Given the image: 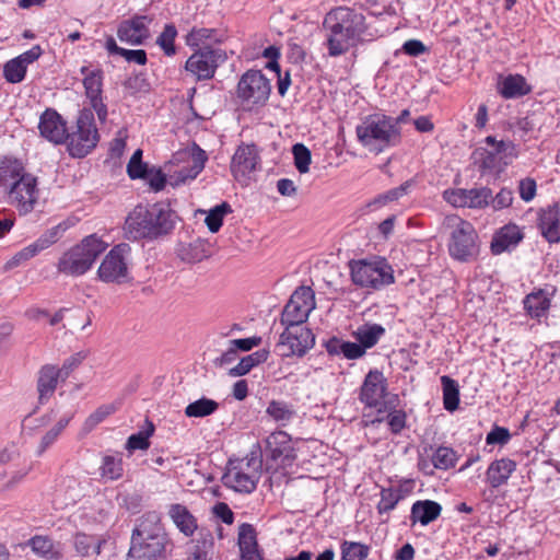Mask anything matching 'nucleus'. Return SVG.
Returning a JSON list of instances; mask_svg holds the SVG:
<instances>
[{
  "label": "nucleus",
  "mask_w": 560,
  "mask_h": 560,
  "mask_svg": "<svg viewBox=\"0 0 560 560\" xmlns=\"http://www.w3.org/2000/svg\"><path fill=\"white\" fill-rule=\"evenodd\" d=\"M326 351L330 355H343L348 360L359 359L364 355V350L357 342L346 341L338 337H331L325 342Z\"/></svg>",
  "instance_id": "32"
},
{
  "label": "nucleus",
  "mask_w": 560,
  "mask_h": 560,
  "mask_svg": "<svg viewBox=\"0 0 560 560\" xmlns=\"http://www.w3.org/2000/svg\"><path fill=\"white\" fill-rule=\"evenodd\" d=\"M513 191L508 188H502L495 196L492 195V199H490V205L493 210H501L508 208L513 202Z\"/></svg>",
  "instance_id": "60"
},
{
  "label": "nucleus",
  "mask_w": 560,
  "mask_h": 560,
  "mask_svg": "<svg viewBox=\"0 0 560 560\" xmlns=\"http://www.w3.org/2000/svg\"><path fill=\"white\" fill-rule=\"evenodd\" d=\"M37 180L33 175H22L10 188L9 196L11 203L20 212L28 213L34 209L37 200Z\"/></svg>",
  "instance_id": "14"
},
{
  "label": "nucleus",
  "mask_w": 560,
  "mask_h": 560,
  "mask_svg": "<svg viewBox=\"0 0 560 560\" xmlns=\"http://www.w3.org/2000/svg\"><path fill=\"white\" fill-rule=\"evenodd\" d=\"M360 400L364 404L363 422L372 430L385 419V378L381 371L371 370L365 375Z\"/></svg>",
  "instance_id": "4"
},
{
  "label": "nucleus",
  "mask_w": 560,
  "mask_h": 560,
  "mask_svg": "<svg viewBox=\"0 0 560 560\" xmlns=\"http://www.w3.org/2000/svg\"><path fill=\"white\" fill-rule=\"evenodd\" d=\"M231 467H243L244 471L250 472L255 470L256 472L261 475V467H262V460H261V453L259 445H255L254 450L250 451L246 457L230 462Z\"/></svg>",
  "instance_id": "46"
},
{
  "label": "nucleus",
  "mask_w": 560,
  "mask_h": 560,
  "mask_svg": "<svg viewBox=\"0 0 560 560\" xmlns=\"http://www.w3.org/2000/svg\"><path fill=\"white\" fill-rule=\"evenodd\" d=\"M292 153L296 170L301 174L307 173L312 161V154L310 149L305 147L303 143H295L292 147Z\"/></svg>",
  "instance_id": "55"
},
{
  "label": "nucleus",
  "mask_w": 560,
  "mask_h": 560,
  "mask_svg": "<svg viewBox=\"0 0 560 560\" xmlns=\"http://www.w3.org/2000/svg\"><path fill=\"white\" fill-rule=\"evenodd\" d=\"M357 136L362 145L370 152L381 153L385 148V116L366 117L357 127Z\"/></svg>",
  "instance_id": "12"
},
{
  "label": "nucleus",
  "mask_w": 560,
  "mask_h": 560,
  "mask_svg": "<svg viewBox=\"0 0 560 560\" xmlns=\"http://www.w3.org/2000/svg\"><path fill=\"white\" fill-rule=\"evenodd\" d=\"M237 545L241 550L258 548L257 533L252 524L243 523L238 527Z\"/></svg>",
  "instance_id": "50"
},
{
  "label": "nucleus",
  "mask_w": 560,
  "mask_h": 560,
  "mask_svg": "<svg viewBox=\"0 0 560 560\" xmlns=\"http://www.w3.org/2000/svg\"><path fill=\"white\" fill-rule=\"evenodd\" d=\"M106 540L94 535L78 533L73 537V547L81 557H89L93 553L100 555Z\"/></svg>",
  "instance_id": "33"
},
{
  "label": "nucleus",
  "mask_w": 560,
  "mask_h": 560,
  "mask_svg": "<svg viewBox=\"0 0 560 560\" xmlns=\"http://www.w3.org/2000/svg\"><path fill=\"white\" fill-rule=\"evenodd\" d=\"M149 428L144 431L131 434L126 443V448L130 452L137 450H147L150 446L149 438L154 432V425L152 422H148Z\"/></svg>",
  "instance_id": "53"
},
{
  "label": "nucleus",
  "mask_w": 560,
  "mask_h": 560,
  "mask_svg": "<svg viewBox=\"0 0 560 560\" xmlns=\"http://www.w3.org/2000/svg\"><path fill=\"white\" fill-rule=\"evenodd\" d=\"M267 413L273 420L281 422L282 424L290 421L294 416V411L289 407L288 404L277 400L269 402L267 407Z\"/></svg>",
  "instance_id": "54"
},
{
  "label": "nucleus",
  "mask_w": 560,
  "mask_h": 560,
  "mask_svg": "<svg viewBox=\"0 0 560 560\" xmlns=\"http://www.w3.org/2000/svg\"><path fill=\"white\" fill-rule=\"evenodd\" d=\"M444 199L454 207L482 209L490 205L492 190L488 187L445 190Z\"/></svg>",
  "instance_id": "13"
},
{
  "label": "nucleus",
  "mask_w": 560,
  "mask_h": 560,
  "mask_svg": "<svg viewBox=\"0 0 560 560\" xmlns=\"http://www.w3.org/2000/svg\"><path fill=\"white\" fill-rule=\"evenodd\" d=\"M207 159L206 152L195 144L188 155L186 164L173 174H170V184L172 186H178L185 184L187 180L195 179L203 170Z\"/></svg>",
  "instance_id": "18"
},
{
  "label": "nucleus",
  "mask_w": 560,
  "mask_h": 560,
  "mask_svg": "<svg viewBox=\"0 0 560 560\" xmlns=\"http://www.w3.org/2000/svg\"><path fill=\"white\" fill-rule=\"evenodd\" d=\"M24 173L22 161L14 158H4L0 165V184H4L8 177L20 178Z\"/></svg>",
  "instance_id": "48"
},
{
  "label": "nucleus",
  "mask_w": 560,
  "mask_h": 560,
  "mask_svg": "<svg viewBox=\"0 0 560 560\" xmlns=\"http://www.w3.org/2000/svg\"><path fill=\"white\" fill-rule=\"evenodd\" d=\"M208 40L218 42L217 31L214 28L194 27L186 36V44L191 47L203 45Z\"/></svg>",
  "instance_id": "51"
},
{
  "label": "nucleus",
  "mask_w": 560,
  "mask_h": 560,
  "mask_svg": "<svg viewBox=\"0 0 560 560\" xmlns=\"http://www.w3.org/2000/svg\"><path fill=\"white\" fill-rule=\"evenodd\" d=\"M107 247L108 244L96 234L88 235L59 258L58 271L72 277L82 276Z\"/></svg>",
  "instance_id": "3"
},
{
  "label": "nucleus",
  "mask_w": 560,
  "mask_h": 560,
  "mask_svg": "<svg viewBox=\"0 0 560 560\" xmlns=\"http://www.w3.org/2000/svg\"><path fill=\"white\" fill-rule=\"evenodd\" d=\"M260 477L255 470L247 472L243 467H229L223 475V483L241 493H252L255 491Z\"/></svg>",
  "instance_id": "23"
},
{
  "label": "nucleus",
  "mask_w": 560,
  "mask_h": 560,
  "mask_svg": "<svg viewBox=\"0 0 560 560\" xmlns=\"http://www.w3.org/2000/svg\"><path fill=\"white\" fill-rule=\"evenodd\" d=\"M448 242V253L452 258L460 262H469L479 254L478 234L468 221L456 219Z\"/></svg>",
  "instance_id": "6"
},
{
  "label": "nucleus",
  "mask_w": 560,
  "mask_h": 560,
  "mask_svg": "<svg viewBox=\"0 0 560 560\" xmlns=\"http://www.w3.org/2000/svg\"><path fill=\"white\" fill-rule=\"evenodd\" d=\"M86 358L84 352H77L66 359L61 368H58V374L61 381H66L71 372L77 369Z\"/></svg>",
  "instance_id": "58"
},
{
  "label": "nucleus",
  "mask_w": 560,
  "mask_h": 560,
  "mask_svg": "<svg viewBox=\"0 0 560 560\" xmlns=\"http://www.w3.org/2000/svg\"><path fill=\"white\" fill-rule=\"evenodd\" d=\"M442 512L440 503L432 500H420L412 504L410 518L425 526L435 521Z\"/></svg>",
  "instance_id": "31"
},
{
  "label": "nucleus",
  "mask_w": 560,
  "mask_h": 560,
  "mask_svg": "<svg viewBox=\"0 0 560 560\" xmlns=\"http://www.w3.org/2000/svg\"><path fill=\"white\" fill-rule=\"evenodd\" d=\"M315 343V336L304 325L284 326L277 348L282 357H303Z\"/></svg>",
  "instance_id": "10"
},
{
  "label": "nucleus",
  "mask_w": 560,
  "mask_h": 560,
  "mask_svg": "<svg viewBox=\"0 0 560 560\" xmlns=\"http://www.w3.org/2000/svg\"><path fill=\"white\" fill-rule=\"evenodd\" d=\"M261 343V337H249V338H242V339H233L229 341V345L233 346L235 350L238 351H249L254 347H258Z\"/></svg>",
  "instance_id": "63"
},
{
  "label": "nucleus",
  "mask_w": 560,
  "mask_h": 560,
  "mask_svg": "<svg viewBox=\"0 0 560 560\" xmlns=\"http://www.w3.org/2000/svg\"><path fill=\"white\" fill-rule=\"evenodd\" d=\"M152 19L148 15H135L124 20L117 27V37L131 46H140L150 38L149 24Z\"/></svg>",
  "instance_id": "16"
},
{
  "label": "nucleus",
  "mask_w": 560,
  "mask_h": 560,
  "mask_svg": "<svg viewBox=\"0 0 560 560\" xmlns=\"http://www.w3.org/2000/svg\"><path fill=\"white\" fill-rule=\"evenodd\" d=\"M538 229L548 243L560 242V206L552 203L540 209Z\"/></svg>",
  "instance_id": "22"
},
{
  "label": "nucleus",
  "mask_w": 560,
  "mask_h": 560,
  "mask_svg": "<svg viewBox=\"0 0 560 560\" xmlns=\"http://www.w3.org/2000/svg\"><path fill=\"white\" fill-rule=\"evenodd\" d=\"M523 237L524 235L517 225L506 224L494 234L491 242V252L494 255L502 254L511 246L517 245Z\"/></svg>",
  "instance_id": "27"
},
{
  "label": "nucleus",
  "mask_w": 560,
  "mask_h": 560,
  "mask_svg": "<svg viewBox=\"0 0 560 560\" xmlns=\"http://www.w3.org/2000/svg\"><path fill=\"white\" fill-rule=\"evenodd\" d=\"M341 560H363L368 557L369 548L360 542L345 540L341 546Z\"/></svg>",
  "instance_id": "52"
},
{
  "label": "nucleus",
  "mask_w": 560,
  "mask_h": 560,
  "mask_svg": "<svg viewBox=\"0 0 560 560\" xmlns=\"http://www.w3.org/2000/svg\"><path fill=\"white\" fill-rule=\"evenodd\" d=\"M100 133L94 122V114L91 108L80 110L75 129L67 132L65 142L72 158L86 156L98 143Z\"/></svg>",
  "instance_id": "5"
},
{
  "label": "nucleus",
  "mask_w": 560,
  "mask_h": 560,
  "mask_svg": "<svg viewBox=\"0 0 560 560\" xmlns=\"http://www.w3.org/2000/svg\"><path fill=\"white\" fill-rule=\"evenodd\" d=\"M390 401H387L389 405ZM406 412L402 410H392L389 411V406H387V427L390 432L394 434H398L406 427Z\"/></svg>",
  "instance_id": "57"
},
{
  "label": "nucleus",
  "mask_w": 560,
  "mask_h": 560,
  "mask_svg": "<svg viewBox=\"0 0 560 560\" xmlns=\"http://www.w3.org/2000/svg\"><path fill=\"white\" fill-rule=\"evenodd\" d=\"M32 550L49 560H57L62 557L61 552L55 548L51 539L45 536H35L30 539Z\"/></svg>",
  "instance_id": "42"
},
{
  "label": "nucleus",
  "mask_w": 560,
  "mask_h": 560,
  "mask_svg": "<svg viewBox=\"0 0 560 560\" xmlns=\"http://www.w3.org/2000/svg\"><path fill=\"white\" fill-rule=\"evenodd\" d=\"M532 92V86L521 74H509L499 83V93L505 100L518 98Z\"/></svg>",
  "instance_id": "29"
},
{
  "label": "nucleus",
  "mask_w": 560,
  "mask_h": 560,
  "mask_svg": "<svg viewBox=\"0 0 560 560\" xmlns=\"http://www.w3.org/2000/svg\"><path fill=\"white\" fill-rule=\"evenodd\" d=\"M443 388V402L444 408L448 411H454L459 405V388L455 380L447 375L441 377Z\"/></svg>",
  "instance_id": "39"
},
{
  "label": "nucleus",
  "mask_w": 560,
  "mask_h": 560,
  "mask_svg": "<svg viewBox=\"0 0 560 560\" xmlns=\"http://www.w3.org/2000/svg\"><path fill=\"white\" fill-rule=\"evenodd\" d=\"M60 376L58 374V366L54 364L43 365L37 374L36 389L38 393V402L46 404L54 395Z\"/></svg>",
  "instance_id": "25"
},
{
  "label": "nucleus",
  "mask_w": 560,
  "mask_h": 560,
  "mask_svg": "<svg viewBox=\"0 0 560 560\" xmlns=\"http://www.w3.org/2000/svg\"><path fill=\"white\" fill-rule=\"evenodd\" d=\"M231 212V205L228 203L226 201H223L222 203L217 205L215 207L210 209L205 219V223L208 230L211 233H217L223 224L224 217Z\"/></svg>",
  "instance_id": "43"
},
{
  "label": "nucleus",
  "mask_w": 560,
  "mask_h": 560,
  "mask_svg": "<svg viewBox=\"0 0 560 560\" xmlns=\"http://www.w3.org/2000/svg\"><path fill=\"white\" fill-rule=\"evenodd\" d=\"M401 49L411 57H418L429 51V48L419 39H409L404 43Z\"/></svg>",
  "instance_id": "64"
},
{
  "label": "nucleus",
  "mask_w": 560,
  "mask_h": 560,
  "mask_svg": "<svg viewBox=\"0 0 560 560\" xmlns=\"http://www.w3.org/2000/svg\"><path fill=\"white\" fill-rule=\"evenodd\" d=\"M413 488L415 481L412 479L401 480L396 486L390 485L387 488V511L393 510L400 500L408 497Z\"/></svg>",
  "instance_id": "41"
},
{
  "label": "nucleus",
  "mask_w": 560,
  "mask_h": 560,
  "mask_svg": "<svg viewBox=\"0 0 560 560\" xmlns=\"http://www.w3.org/2000/svg\"><path fill=\"white\" fill-rule=\"evenodd\" d=\"M38 129L42 137L48 141L60 144L63 143L67 136L66 122L61 116L54 109H46L39 119Z\"/></svg>",
  "instance_id": "21"
},
{
  "label": "nucleus",
  "mask_w": 560,
  "mask_h": 560,
  "mask_svg": "<svg viewBox=\"0 0 560 560\" xmlns=\"http://www.w3.org/2000/svg\"><path fill=\"white\" fill-rule=\"evenodd\" d=\"M323 28L329 55L340 56L360 40L365 31V18L348 7H337L325 15Z\"/></svg>",
  "instance_id": "2"
},
{
  "label": "nucleus",
  "mask_w": 560,
  "mask_h": 560,
  "mask_svg": "<svg viewBox=\"0 0 560 560\" xmlns=\"http://www.w3.org/2000/svg\"><path fill=\"white\" fill-rule=\"evenodd\" d=\"M26 67L15 58L9 60L3 68V75L10 83H19L25 78Z\"/></svg>",
  "instance_id": "56"
},
{
  "label": "nucleus",
  "mask_w": 560,
  "mask_h": 560,
  "mask_svg": "<svg viewBox=\"0 0 560 560\" xmlns=\"http://www.w3.org/2000/svg\"><path fill=\"white\" fill-rule=\"evenodd\" d=\"M67 230V226L63 224H58L47 230L39 238L38 242L42 248H46L49 245L56 243L62 235V233Z\"/></svg>",
  "instance_id": "61"
},
{
  "label": "nucleus",
  "mask_w": 560,
  "mask_h": 560,
  "mask_svg": "<svg viewBox=\"0 0 560 560\" xmlns=\"http://www.w3.org/2000/svg\"><path fill=\"white\" fill-rule=\"evenodd\" d=\"M225 60L226 54L224 50L206 45L188 58L185 68L198 80H208L214 75L215 69Z\"/></svg>",
  "instance_id": "11"
},
{
  "label": "nucleus",
  "mask_w": 560,
  "mask_h": 560,
  "mask_svg": "<svg viewBox=\"0 0 560 560\" xmlns=\"http://www.w3.org/2000/svg\"><path fill=\"white\" fill-rule=\"evenodd\" d=\"M177 219L168 205H138L127 215L124 229L128 240L153 241L172 233Z\"/></svg>",
  "instance_id": "1"
},
{
  "label": "nucleus",
  "mask_w": 560,
  "mask_h": 560,
  "mask_svg": "<svg viewBox=\"0 0 560 560\" xmlns=\"http://www.w3.org/2000/svg\"><path fill=\"white\" fill-rule=\"evenodd\" d=\"M516 463L510 458L495 459L486 471V481L491 488L498 489L508 483L511 475L516 470Z\"/></svg>",
  "instance_id": "26"
},
{
  "label": "nucleus",
  "mask_w": 560,
  "mask_h": 560,
  "mask_svg": "<svg viewBox=\"0 0 560 560\" xmlns=\"http://www.w3.org/2000/svg\"><path fill=\"white\" fill-rule=\"evenodd\" d=\"M170 541L156 540H131L127 553V560H166V547Z\"/></svg>",
  "instance_id": "19"
},
{
  "label": "nucleus",
  "mask_w": 560,
  "mask_h": 560,
  "mask_svg": "<svg viewBox=\"0 0 560 560\" xmlns=\"http://www.w3.org/2000/svg\"><path fill=\"white\" fill-rule=\"evenodd\" d=\"M268 357L269 351L266 349H260L246 357H243L235 366L230 369L229 375L233 377L246 375L253 368L266 362Z\"/></svg>",
  "instance_id": "35"
},
{
  "label": "nucleus",
  "mask_w": 560,
  "mask_h": 560,
  "mask_svg": "<svg viewBox=\"0 0 560 560\" xmlns=\"http://www.w3.org/2000/svg\"><path fill=\"white\" fill-rule=\"evenodd\" d=\"M456 453L447 446H439L432 455V464L435 468L446 470L455 466Z\"/></svg>",
  "instance_id": "47"
},
{
  "label": "nucleus",
  "mask_w": 560,
  "mask_h": 560,
  "mask_svg": "<svg viewBox=\"0 0 560 560\" xmlns=\"http://www.w3.org/2000/svg\"><path fill=\"white\" fill-rule=\"evenodd\" d=\"M177 36V30L174 24L170 23L164 26L163 32L156 38V44L161 47L166 56H173L176 54L174 45Z\"/></svg>",
  "instance_id": "49"
},
{
  "label": "nucleus",
  "mask_w": 560,
  "mask_h": 560,
  "mask_svg": "<svg viewBox=\"0 0 560 560\" xmlns=\"http://www.w3.org/2000/svg\"><path fill=\"white\" fill-rule=\"evenodd\" d=\"M177 256L180 260L188 264L199 262L208 257L205 245L200 241L180 244L177 248Z\"/></svg>",
  "instance_id": "40"
},
{
  "label": "nucleus",
  "mask_w": 560,
  "mask_h": 560,
  "mask_svg": "<svg viewBox=\"0 0 560 560\" xmlns=\"http://www.w3.org/2000/svg\"><path fill=\"white\" fill-rule=\"evenodd\" d=\"M271 85L260 70H248L240 79L236 89L237 98L246 109L264 106L269 98Z\"/></svg>",
  "instance_id": "7"
},
{
  "label": "nucleus",
  "mask_w": 560,
  "mask_h": 560,
  "mask_svg": "<svg viewBox=\"0 0 560 560\" xmlns=\"http://www.w3.org/2000/svg\"><path fill=\"white\" fill-rule=\"evenodd\" d=\"M130 246L126 243L115 245L102 260L97 275L100 280L107 283H122L128 278L127 259Z\"/></svg>",
  "instance_id": "8"
},
{
  "label": "nucleus",
  "mask_w": 560,
  "mask_h": 560,
  "mask_svg": "<svg viewBox=\"0 0 560 560\" xmlns=\"http://www.w3.org/2000/svg\"><path fill=\"white\" fill-rule=\"evenodd\" d=\"M536 190H537V185H536L535 179H533L530 177H525L520 180L518 192H520L521 198L524 201L529 202L530 200H533L536 196Z\"/></svg>",
  "instance_id": "62"
},
{
  "label": "nucleus",
  "mask_w": 560,
  "mask_h": 560,
  "mask_svg": "<svg viewBox=\"0 0 560 560\" xmlns=\"http://www.w3.org/2000/svg\"><path fill=\"white\" fill-rule=\"evenodd\" d=\"M385 332V328L381 325H363L359 327L354 332L353 337L358 340V345L363 348L364 353L368 349L374 347L383 334Z\"/></svg>",
  "instance_id": "34"
},
{
  "label": "nucleus",
  "mask_w": 560,
  "mask_h": 560,
  "mask_svg": "<svg viewBox=\"0 0 560 560\" xmlns=\"http://www.w3.org/2000/svg\"><path fill=\"white\" fill-rule=\"evenodd\" d=\"M156 540L170 541L158 512L144 513L139 520L131 534V540Z\"/></svg>",
  "instance_id": "17"
},
{
  "label": "nucleus",
  "mask_w": 560,
  "mask_h": 560,
  "mask_svg": "<svg viewBox=\"0 0 560 560\" xmlns=\"http://www.w3.org/2000/svg\"><path fill=\"white\" fill-rule=\"evenodd\" d=\"M258 152L254 144L241 145L234 153L231 163V171L236 179L247 176L256 170L258 164Z\"/></svg>",
  "instance_id": "24"
},
{
  "label": "nucleus",
  "mask_w": 560,
  "mask_h": 560,
  "mask_svg": "<svg viewBox=\"0 0 560 560\" xmlns=\"http://www.w3.org/2000/svg\"><path fill=\"white\" fill-rule=\"evenodd\" d=\"M118 406L116 404H106L100 406L94 412H92L84 421L82 430L85 433H90L101 422H103L108 416L116 412Z\"/></svg>",
  "instance_id": "45"
},
{
  "label": "nucleus",
  "mask_w": 560,
  "mask_h": 560,
  "mask_svg": "<svg viewBox=\"0 0 560 560\" xmlns=\"http://www.w3.org/2000/svg\"><path fill=\"white\" fill-rule=\"evenodd\" d=\"M315 308V295L310 287H299L291 295L281 314L283 326L303 325Z\"/></svg>",
  "instance_id": "9"
},
{
  "label": "nucleus",
  "mask_w": 560,
  "mask_h": 560,
  "mask_svg": "<svg viewBox=\"0 0 560 560\" xmlns=\"http://www.w3.org/2000/svg\"><path fill=\"white\" fill-rule=\"evenodd\" d=\"M511 439L510 431L506 428L494 425V428L487 434L486 442L489 445H504Z\"/></svg>",
  "instance_id": "59"
},
{
  "label": "nucleus",
  "mask_w": 560,
  "mask_h": 560,
  "mask_svg": "<svg viewBox=\"0 0 560 560\" xmlns=\"http://www.w3.org/2000/svg\"><path fill=\"white\" fill-rule=\"evenodd\" d=\"M524 307L534 318H541L550 307V300L542 290L528 294L524 300Z\"/></svg>",
  "instance_id": "36"
},
{
  "label": "nucleus",
  "mask_w": 560,
  "mask_h": 560,
  "mask_svg": "<svg viewBox=\"0 0 560 560\" xmlns=\"http://www.w3.org/2000/svg\"><path fill=\"white\" fill-rule=\"evenodd\" d=\"M352 281L361 287L380 288L385 279V260H360L351 265Z\"/></svg>",
  "instance_id": "15"
},
{
  "label": "nucleus",
  "mask_w": 560,
  "mask_h": 560,
  "mask_svg": "<svg viewBox=\"0 0 560 560\" xmlns=\"http://www.w3.org/2000/svg\"><path fill=\"white\" fill-rule=\"evenodd\" d=\"M265 452L267 457L272 460L281 459L283 465H290L295 459L291 439L283 431L271 433L266 439Z\"/></svg>",
  "instance_id": "20"
},
{
  "label": "nucleus",
  "mask_w": 560,
  "mask_h": 560,
  "mask_svg": "<svg viewBox=\"0 0 560 560\" xmlns=\"http://www.w3.org/2000/svg\"><path fill=\"white\" fill-rule=\"evenodd\" d=\"M168 515L179 532L187 537L192 536L198 528L196 517L183 504L170 505Z\"/></svg>",
  "instance_id": "30"
},
{
  "label": "nucleus",
  "mask_w": 560,
  "mask_h": 560,
  "mask_svg": "<svg viewBox=\"0 0 560 560\" xmlns=\"http://www.w3.org/2000/svg\"><path fill=\"white\" fill-rule=\"evenodd\" d=\"M475 165L482 175L485 174H498L503 171L506 162H502V158L493 151L485 148H478L472 153Z\"/></svg>",
  "instance_id": "28"
},
{
  "label": "nucleus",
  "mask_w": 560,
  "mask_h": 560,
  "mask_svg": "<svg viewBox=\"0 0 560 560\" xmlns=\"http://www.w3.org/2000/svg\"><path fill=\"white\" fill-rule=\"evenodd\" d=\"M219 409V404L210 398L201 397L185 408V416L188 418H205L214 413Z\"/></svg>",
  "instance_id": "38"
},
{
  "label": "nucleus",
  "mask_w": 560,
  "mask_h": 560,
  "mask_svg": "<svg viewBox=\"0 0 560 560\" xmlns=\"http://www.w3.org/2000/svg\"><path fill=\"white\" fill-rule=\"evenodd\" d=\"M81 73L84 74L83 85L86 97L92 100L102 96L103 71L101 69L89 71L88 67H82Z\"/></svg>",
  "instance_id": "37"
},
{
  "label": "nucleus",
  "mask_w": 560,
  "mask_h": 560,
  "mask_svg": "<svg viewBox=\"0 0 560 560\" xmlns=\"http://www.w3.org/2000/svg\"><path fill=\"white\" fill-rule=\"evenodd\" d=\"M101 476L108 480H118L124 475V463L121 457L106 455L103 457L100 467Z\"/></svg>",
  "instance_id": "44"
}]
</instances>
